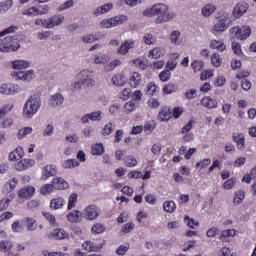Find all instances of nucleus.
I'll use <instances>...</instances> for the list:
<instances>
[{
  "mask_svg": "<svg viewBox=\"0 0 256 256\" xmlns=\"http://www.w3.org/2000/svg\"><path fill=\"white\" fill-rule=\"evenodd\" d=\"M129 85L132 89H137L141 85V74L134 72L129 79Z\"/></svg>",
  "mask_w": 256,
  "mask_h": 256,
  "instance_id": "7c9ffc66",
  "label": "nucleus"
},
{
  "mask_svg": "<svg viewBox=\"0 0 256 256\" xmlns=\"http://www.w3.org/2000/svg\"><path fill=\"white\" fill-rule=\"evenodd\" d=\"M65 198L58 196L53 198L50 201V209L51 211H58L59 209H63L65 207Z\"/></svg>",
  "mask_w": 256,
  "mask_h": 256,
  "instance_id": "5701e85b",
  "label": "nucleus"
},
{
  "mask_svg": "<svg viewBox=\"0 0 256 256\" xmlns=\"http://www.w3.org/2000/svg\"><path fill=\"white\" fill-rule=\"evenodd\" d=\"M13 7V1L6 0L0 3V13H5V11H9Z\"/></svg>",
  "mask_w": 256,
  "mask_h": 256,
  "instance_id": "e2e57ef3",
  "label": "nucleus"
},
{
  "mask_svg": "<svg viewBox=\"0 0 256 256\" xmlns=\"http://www.w3.org/2000/svg\"><path fill=\"white\" fill-rule=\"evenodd\" d=\"M127 21V16L119 15L112 18L104 19L101 21L100 26L104 29H111V27H117L118 25H123Z\"/></svg>",
  "mask_w": 256,
  "mask_h": 256,
  "instance_id": "423d86ee",
  "label": "nucleus"
},
{
  "mask_svg": "<svg viewBox=\"0 0 256 256\" xmlns=\"http://www.w3.org/2000/svg\"><path fill=\"white\" fill-rule=\"evenodd\" d=\"M111 9H113V4L108 3V4H104L100 7H98L95 11H94V15H96V17H99V15H103L105 13H108L109 11H111Z\"/></svg>",
  "mask_w": 256,
  "mask_h": 256,
  "instance_id": "2f4dec72",
  "label": "nucleus"
},
{
  "mask_svg": "<svg viewBox=\"0 0 256 256\" xmlns=\"http://www.w3.org/2000/svg\"><path fill=\"white\" fill-rule=\"evenodd\" d=\"M217 10V7L213 4H207L206 6H204L202 8V15L204 17H210V15L212 13H215V11Z\"/></svg>",
  "mask_w": 256,
  "mask_h": 256,
  "instance_id": "58836bf2",
  "label": "nucleus"
},
{
  "mask_svg": "<svg viewBox=\"0 0 256 256\" xmlns=\"http://www.w3.org/2000/svg\"><path fill=\"white\" fill-rule=\"evenodd\" d=\"M124 163L126 167H137V158L131 155H128L124 158Z\"/></svg>",
  "mask_w": 256,
  "mask_h": 256,
  "instance_id": "603ef678",
  "label": "nucleus"
},
{
  "mask_svg": "<svg viewBox=\"0 0 256 256\" xmlns=\"http://www.w3.org/2000/svg\"><path fill=\"white\" fill-rule=\"evenodd\" d=\"M159 121H169L171 119V110L169 108L163 109L158 116Z\"/></svg>",
  "mask_w": 256,
  "mask_h": 256,
  "instance_id": "8fccbe9b",
  "label": "nucleus"
},
{
  "mask_svg": "<svg viewBox=\"0 0 256 256\" xmlns=\"http://www.w3.org/2000/svg\"><path fill=\"white\" fill-rule=\"evenodd\" d=\"M135 47V41L128 40L125 41L118 49L117 55H127L129 53V49H133Z\"/></svg>",
  "mask_w": 256,
  "mask_h": 256,
  "instance_id": "a878e982",
  "label": "nucleus"
},
{
  "mask_svg": "<svg viewBox=\"0 0 256 256\" xmlns=\"http://www.w3.org/2000/svg\"><path fill=\"white\" fill-rule=\"evenodd\" d=\"M132 63L138 69H147V58H137L132 60Z\"/></svg>",
  "mask_w": 256,
  "mask_h": 256,
  "instance_id": "c03bdc74",
  "label": "nucleus"
},
{
  "mask_svg": "<svg viewBox=\"0 0 256 256\" xmlns=\"http://www.w3.org/2000/svg\"><path fill=\"white\" fill-rule=\"evenodd\" d=\"M81 218V213L78 210H74L67 215V219L70 223H78Z\"/></svg>",
  "mask_w": 256,
  "mask_h": 256,
  "instance_id": "79ce46f5",
  "label": "nucleus"
},
{
  "mask_svg": "<svg viewBox=\"0 0 256 256\" xmlns=\"http://www.w3.org/2000/svg\"><path fill=\"white\" fill-rule=\"evenodd\" d=\"M137 107H139V104L137 102H134L133 100H130L125 103L123 111L124 113H127V115H129V113H133V111H135Z\"/></svg>",
  "mask_w": 256,
  "mask_h": 256,
  "instance_id": "72a5a7b5",
  "label": "nucleus"
},
{
  "mask_svg": "<svg viewBox=\"0 0 256 256\" xmlns=\"http://www.w3.org/2000/svg\"><path fill=\"white\" fill-rule=\"evenodd\" d=\"M63 19H65V17L63 16H52L49 19H36L35 23L37 25H41L42 27H45L46 29H53V27H57V25H61V23L63 22Z\"/></svg>",
  "mask_w": 256,
  "mask_h": 256,
  "instance_id": "0eeeda50",
  "label": "nucleus"
},
{
  "mask_svg": "<svg viewBox=\"0 0 256 256\" xmlns=\"http://www.w3.org/2000/svg\"><path fill=\"white\" fill-rule=\"evenodd\" d=\"M165 56V49L156 47L149 51L148 57L151 59H161Z\"/></svg>",
  "mask_w": 256,
  "mask_h": 256,
  "instance_id": "c756f323",
  "label": "nucleus"
},
{
  "mask_svg": "<svg viewBox=\"0 0 256 256\" xmlns=\"http://www.w3.org/2000/svg\"><path fill=\"white\" fill-rule=\"evenodd\" d=\"M83 217L86 221H95L101 217V208L95 204H90L83 210Z\"/></svg>",
  "mask_w": 256,
  "mask_h": 256,
  "instance_id": "39448f33",
  "label": "nucleus"
},
{
  "mask_svg": "<svg viewBox=\"0 0 256 256\" xmlns=\"http://www.w3.org/2000/svg\"><path fill=\"white\" fill-rule=\"evenodd\" d=\"M43 256H69V254H65L63 252H49L48 250H44L42 252Z\"/></svg>",
  "mask_w": 256,
  "mask_h": 256,
  "instance_id": "774afa93",
  "label": "nucleus"
},
{
  "mask_svg": "<svg viewBox=\"0 0 256 256\" xmlns=\"http://www.w3.org/2000/svg\"><path fill=\"white\" fill-rule=\"evenodd\" d=\"M42 215L52 227H57V218H55V215L51 214V212H42Z\"/></svg>",
  "mask_w": 256,
  "mask_h": 256,
  "instance_id": "de8ad7c7",
  "label": "nucleus"
},
{
  "mask_svg": "<svg viewBox=\"0 0 256 256\" xmlns=\"http://www.w3.org/2000/svg\"><path fill=\"white\" fill-rule=\"evenodd\" d=\"M25 155V152L21 147H17L14 151L10 152L8 155L9 161H18Z\"/></svg>",
  "mask_w": 256,
  "mask_h": 256,
  "instance_id": "c85d7f7f",
  "label": "nucleus"
},
{
  "mask_svg": "<svg viewBox=\"0 0 256 256\" xmlns=\"http://www.w3.org/2000/svg\"><path fill=\"white\" fill-rule=\"evenodd\" d=\"M221 63H223V59H221V56L218 53H214L211 56V64L213 67H221Z\"/></svg>",
  "mask_w": 256,
  "mask_h": 256,
  "instance_id": "864d4df0",
  "label": "nucleus"
},
{
  "mask_svg": "<svg viewBox=\"0 0 256 256\" xmlns=\"http://www.w3.org/2000/svg\"><path fill=\"white\" fill-rule=\"evenodd\" d=\"M94 63H96V65H106V63H109V59H107L106 55L96 54L94 56Z\"/></svg>",
  "mask_w": 256,
  "mask_h": 256,
  "instance_id": "09e8293b",
  "label": "nucleus"
},
{
  "mask_svg": "<svg viewBox=\"0 0 256 256\" xmlns=\"http://www.w3.org/2000/svg\"><path fill=\"white\" fill-rule=\"evenodd\" d=\"M201 105L206 107V109H217V105H219V103L215 99L207 96L202 98Z\"/></svg>",
  "mask_w": 256,
  "mask_h": 256,
  "instance_id": "bb28decb",
  "label": "nucleus"
},
{
  "mask_svg": "<svg viewBox=\"0 0 256 256\" xmlns=\"http://www.w3.org/2000/svg\"><path fill=\"white\" fill-rule=\"evenodd\" d=\"M49 13V6L44 5L43 7H31L23 13L24 15L28 16H35V15H47Z\"/></svg>",
  "mask_w": 256,
  "mask_h": 256,
  "instance_id": "a211bd4d",
  "label": "nucleus"
},
{
  "mask_svg": "<svg viewBox=\"0 0 256 256\" xmlns=\"http://www.w3.org/2000/svg\"><path fill=\"white\" fill-rule=\"evenodd\" d=\"M62 167L63 169H75V167H79V162L75 159H68L62 163Z\"/></svg>",
  "mask_w": 256,
  "mask_h": 256,
  "instance_id": "a19ab883",
  "label": "nucleus"
},
{
  "mask_svg": "<svg viewBox=\"0 0 256 256\" xmlns=\"http://www.w3.org/2000/svg\"><path fill=\"white\" fill-rule=\"evenodd\" d=\"M163 209L166 213H175L177 209V204L174 201H165L163 204Z\"/></svg>",
  "mask_w": 256,
  "mask_h": 256,
  "instance_id": "ea45409f",
  "label": "nucleus"
},
{
  "mask_svg": "<svg viewBox=\"0 0 256 256\" xmlns=\"http://www.w3.org/2000/svg\"><path fill=\"white\" fill-rule=\"evenodd\" d=\"M230 33H251V26H236L231 29Z\"/></svg>",
  "mask_w": 256,
  "mask_h": 256,
  "instance_id": "6e6d98bb",
  "label": "nucleus"
},
{
  "mask_svg": "<svg viewBox=\"0 0 256 256\" xmlns=\"http://www.w3.org/2000/svg\"><path fill=\"white\" fill-rule=\"evenodd\" d=\"M103 119V112L100 110L94 111L92 113L85 114L81 117L80 121L83 125L89 123V121H101Z\"/></svg>",
  "mask_w": 256,
  "mask_h": 256,
  "instance_id": "9b49d317",
  "label": "nucleus"
},
{
  "mask_svg": "<svg viewBox=\"0 0 256 256\" xmlns=\"http://www.w3.org/2000/svg\"><path fill=\"white\" fill-rule=\"evenodd\" d=\"M54 189L58 191H63V189H69V182L63 179V177L53 178L51 181Z\"/></svg>",
  "mask_w": 256,
  "mask_h": 256,
  "instance_id": "6ab92c4d",
  "label": "nucleus"
},
{
  "mask_svg": "<svg viewBox=\"0 0 256 256\" xmlns=\"http://www.w3.org/2000/svg\"><path fill=\"white\" fill-rule=\"evenodd\" d=\"M18 180L17 178L10 179L3 187V193L6 195L9 193H13L15 191V187H17Z\"/></svg>",
  "mask_w": 256,
  "mask_h": 256,
  "instance_id": "cd10ccee",
  "label": "nucleus"
},
{
  "mask_svg": "<svg viewBox=\"0 0 256 256\" xmlns=\"http://www.w3.org/2000/svg\"><path fill=\"white\" fill-rule=\"evenodd\" d=\"M243 199H245V192L243 191H237L234 194V199H233V203L235 205H241V203H243Z\"/></svg>",
  "mask_w": 256,
  "mask_h": 256,
  "instance_id": "4d7b16f0",
  "label": "nucleus"
},
{
  "mask_svg": "<svg viewBox=\"0 0 256 256\" xmlns=\"http://www.w3.org/2000/svg\"><path fill=\"white\" fill-rule=\"evenodd\" d=\"M156 23H167L173 19V14L169 13V7L165 4H155L153 7L143 11L144 17H155Z\"/></svg>",
  "mask_w": 256,
  "mask_h": 256,
  "instance_id": "f257e3e1",
  "label": "nucleus"
},
{
  "mask_svg": "<svg viewBox=\"0 0 256 256\" xmlns=\"http://www.w3.org/2000/svg\"><path fill=\"white\" fill-rule=\"evenodd\" d=\"M93 72L88 70V69H84L81 70L78 74V77H80L81 81H82V85H86V87H95V81L93 79V76H91Z\"/></svg>",
  "mask_w": 256,
  "mask_h": 256,
  "instance_id": "1a4fd4ad",
  "label": "nucleus"
},
{
  "mask_svg": "<svg viewBox=\"0 0 256 256\" xmlns=\"http://www.w3.org/2000/svg\"><path fill=\"white\" fill-rule=\"evenodd\" d=\"M103 245H104V243L97 244V243L92 242V241H85L82 244V247L85 251H88L89 253H91V252L101 251V249H103Z\"/></svg>",
  "mask_w": 256,
  "mask_h": 256,
  "instance_id": "b1692460",
  "label": "nucleus"
},
{
  "mask_svg": "<svg viewBox=\"0 0 256 256\" xmlns=\"http://www.w3.org/2000/svg\"><path fill=\"white\" fill-rule=\"evenodd\" d=\"M83 43H95V41H99V37L97 34H89L86 33L82 36Z\"/></svg>",
  "mask_w": 256,
  "mask_h": 256,
  "instance_id": "49530a36",
  "label": "nucleus"
},
{
  "mask_svg": "<svg viewBox=\"0 0 256 256\" xmlns=\"http://www.w3.org/2000/svg\"><path fill=\"white\" fill-rule=\"evenodd\" d=\"M23 39L19 34H15L14 38L6 33H0V53H11L17 51L21 45L19 42Z\"/></svg>",
  "mask_w": 256,
  "mask_h": 256,
  "instance_id": "7ed1b4c3",
  "label": "nucleus"
},
{
  "mask_svg": "<svg viewBox=\"0 0 256 256\" xmlns=\"http://www.w3.org/2000/svg\"><path fill=\"white\" fill-rule=\"evenodd\" d=\"M13 107H14V105L11 103L4 104L0 108V113L3 114V116L5 117V115H7V114L11 113V111H13Z\"/></svg>",
  "mask_w": 256,
  "mask_h": 256,
  "instance_id": "69168bd1",
  "label": "nucleus"
},
{
  "mask_svg": "<svg viewBox=\"0 0 256 256\" xmlns=\"http://www.w3.org/2000/svg\"><path fill=\"white\" fill-rule=\"evenodd\" d=\"M35 195V187L25 186L18 191L20 199H31Z\"/></svg>",
  "mask_w": 256,
  "mask_h": 256,
  "instance_id": "412c9836",
  "label": "nucleus"
},
{
  "mask_svg": "<svg viewBox=\"0 0 256 256\" xmlns=\"http://www.w3.org/2000/svg\"><path fill=\"white\" fill-rule=\"evenodd\" d=\"M229 28V19L226 16L219 17L214 25V31L216 33H223Z\"/></svg>",
  "mask_w": 256,
  "mask_h": 256,
  "instance_id": "ddd939ff",
  "label": "nucleus"
},
{
  "mask_svg": "<svg viewBox=\"0 0 256 256\" xmlns=\"http://www.w3.org/2000/svg\"><path fill=\"white\" fill-rule=\"evenodd\" d=\"M11 203V200L9 197H4L0 200V211H5L9 208V204Z\"/></svg>",
  "mask_w": 256,
  "mask_h": 256,
  "instance_id": "338daca9",
  "label": "nucleus"
},
{
  "mask_svg": "<svg viewBox=\"0 0 256 256\" xmlns=\"http://www.w3.org/2000/svg\"><path fill=\"white\" fill-rule=\"evenodd\" d=\"M26 223L28 231H37V227H39L37 220L28 217L26 218Z\"/></svg>",
  "mask_w": 256,
  "mask_h": 256,
  "instance_id": "3c124183",
  "label": "nucleus"
},
{
  "mask_svg": "<svg viewBox=\"0 0 256 256\" xmlns=\"http://www.w3.org/2000/svg\"><path fill=\"white\" fill-rule=\"evenodd\" d=\"M11 229H12L13 233H21L23 231V229H25V228L23 226V223H21V221L16 220L12 223Z\"/></svg>",
  "mask_w": 256,
  "mask_h": 256,
  "instance_id": "052dcab7",
  "label": "nucleus"
},
{
  "mask_svg": "<svg viewBox=\"0 0 256 256\" xmlns=\"http://www.w3.org/2000/svg\"><path fill=\"white\" fill-rule=\"evenodd\" d=\"M113 131H115V123L113 122H108L104 125V127L102 128V135L104 137H107L108 135H111L113 133Z\"/></svg>",
  "mask_w": 256,
  "mask_h": 256,
  "instance_id": "c9c22d12",
  "label": "nucleus"
},
{
  "mask_svg": "<svg viewBox=\"0 0 256 256\" xmlns=\"http://www.w3.org/2000/svg\"><path fill=\"white\" fill-rule=\"evenodd\" d=\"M55 191V187L52 184H44L41 188H40V193L42 195H51V193H53Z\"/></svg>",
  "mask_w": 256,
  "mask_h": 256,
  "instance_id": "a18cd8bd",
  "label": "nucleus"
},
{
  "mask_svg": "<svg viewBox=\"0 0 256 256\" xmlns=\"http://www.w3.org/2000/svg\"><path fill=\"white\" fill-rule=\"evenodd\" d=\"M42 101L41 96L34 94L30 96L24 103L22 115L24 119H33L39 109H41Z\"/></svg>",
  "mask_w": 256,
  "mask_h": 256,
  "instance_id": "f03ea898",
  "label": "nucleus"
},
{
  "mask_svg": "<svg viewBox=\"0 0 256 256\" xmlns=\"http://www.w3.org/2000/svg\"><path fill=\"white\" fill-rule=\"evenodd\" d=\"M77 197H78L77 193H72L68 197V205H67L68 211H71V209H75L77 205Z\"/></svg>",
  "mask_w": 256,
  "mask_h": 256,
  "instance_id": "37998d69",
  "label": "nucleus"
},
{
  "mask_svg": "<svg viewBox=\"0 0 256 256\" xmlns=\"http://www.w3.org/2000/svg\"><path fill=\"white\" fill-rule=\"evenodd\" d=\"M175 91H177V85H175L173 82L168 83L163 88V93L165 95H171V93H175Z\"/></svg>",
  "mask_w": 256,
  "mask_h": 256,
  "instance_id": "5fc2aeb1",
  "label": "nucleus"
},
{
  "mask_svg": "<svg viewBox=\"0 0 256 256\" xmlns=\"http://www.w3.org/2000/svg\"><path fill=\"white\" fill-rule=\"evenodd\" d=\"M10 75L15 81L31 83L35 79V70L12 71Z\"/></svg>",
  "mask_w": 256,
  "mask_h": 256,
  "instance_id": "20e7f679",
  "label": "nucleus"
},
{
  "mask_svg": "<svg viewBox=\"0 0 256 256\" xmlns=\"http://www.w3.org/2000/svg\"><path fill=\"white\" fill-rule=\"evenodd\" d=\"M10 65L15 71H23V69H29V67H31V63H29V61L21 59L10 62Z\"/></svg>",
  "mask_w": 256,
  "mask_h": 256,
  "instance_id": "aec40b11",
  "label": "nucleus"
},
{
  "mask_svg": "<svg viewBox=\"0 0 256 256\" xmlns=\"http://www.w3.org/2000/svg\"><path fill=\"white\" fill-rule=\"evenodd\" d=\"M0 93L2 95H15V93H19V86L16 84H1Z\"/></svg>",
  "mask_w": 256,
  "mask_h": 256,
  "instance_id": "2eb2a0df",
  "label": "nucleus"
},
{
  "mask_svg": "<svg viewBox=\"0 0 256 256\" xmlns=\"http://www.w3.org/2000/svg\"><path fill=\"white\" fill-rule=\"evenodd\" d=\"M35 165V160L31 158H24L19 162L14 164L16 171H27V169H31Z\"/></svg>",
  "mask_w": 256,
  "mask_h": 256,
  "instance_id": "f8f14e48",
  "label": "nucleus"
},
{
  "mask_svg": "<svg viewBox=\"0 0 256 256\" xmlns=\"http://www.w3.org/2000/svg\"><path fill=\"white\" fill-rule=\"evenodd\" d=\"M103 153H105V147L103 146V143H96L92 145L91 147L92 155H103Z\"/></svg>",
  "mask_w": 256,
  "mask_h": 256,
  "instance_id": "4c0bfd02",
  "label": "nucleus"
},
{
  "mask_svg": "<svg viewBox=\"0 0 256 256\" xmlns=\"http://www.w3.org/2000/svg\"><path fill=\"white\" fill-rule=\"evenodd\" d=\"M236 236H237V230L226 229L221 231L219 239L220 241H222V243H229V238L236 237Z\"/></svg>",
  "mask_w": 256,
  "mask_h": 256,
  "instance_id": "393cba45",
  "label": "nucleus"
},
{
  "mask_svg": "<svg viewBox=\"0 0 256 256\" xmlns=\"http://www.w3.org/2000/svg\"><path fill=\"white\" fill-rule=\"evenodd\" d=\"M247 9H249V4H247L246 2H239L234 8V17H236V19H239V17H243V14L247 13Z\"/></svg>",
  "mask_w": 256,
  "mask_h": 256,
  "instance_id": "4be33fe9",
  "label": "nucleus"
},
{
  "mask_svg": "<svg viewBox=\"0 0 256 256\" xmlns=\"http://www.w3.org/2000/svg\"><path fill=\"white\" fill-rule=\"evenodd\" d=\"M48 237L50 239H55L56 241H61L63 239H67L69 237V233H67L63 228H55Z\"/></svg>",
  "mask_w": 256,
  "mask_h": 256,
  "instance_id": "dca6fc26",
  "label": "nucleus"
},
{
  "mask_svg": "<svg viewBox=\"0 0 256 256\" xmlns=\"http://www.w3.org/2000/svg\"><path fill=\"white\" fill-rule=\"evenodd\" d=\"M232 141L236 144L238 151H245L247 149V143L245 142V135L243 133H233Z\"/></svg>",
  "mask_w": 256,
  "mask_h": 256,
  "instance_id": "9d476101",
  "label": "nucleus"
},
{
  "mask_svg": "<svg viewBox=\"0 0 256 256\" xmlns=\"http://www.w3.org/2000/svg\"><path fill=\"white\" fill-rule=\"evenodd\" d=\"M1 129H9V127H13V118L7 117L0 121Z\"/></svg>",
  "mask_w": 256,
  "mask_h": 256,
  "instance_id": "0e129e2a",
  "label": "nucleus"
},
{
  "mask_svg": "<svg viewBox=\"0 0 256 256\" xmlns=\"http://www.w3.org/2000/svg\"><path fill=\"white\" fill-rule=\"evenodd\" d=\"M111 82L116 87H123L127 83V72L122 71L120 73H116L112 78Z\"/></svg>",
  "mask_w": 256,
  "mask_h": 256,
  "instance_id": "4468645a",
  "label": "nucleus"
},
{
  "mask_svg": "<svg viewBox=\"0 0 256 256\" xmlns=\"http://www.w3.org/2000/svg\"><path fill=\"white\" fill-rule=\"evenodd\" d=\"M144 43L145 45H153L157 43V37L151 33H146L144 35Z\"/></svg>",
  "mask_w": 256,
  "mask_h": 256,
  "instance_id": "bf43d9fd",
  "label": "nucleus"
},
{
  "mask_svg": "<svg viewBox=\"0 0 256 256\" xmlns=\"http://www.w3.org/2000/svg\"><path fill=\"white\" fill-rule=\"evenodd\" d=\"M65 101V97L61 93L52 94L48 99V105L50 109H59L62 107Z\"/></svg>",
  "mask_w": 256,
  "mask_h": 256,
  "instance_id": "6e6552de",
  "label": "nucleus"
},
{
  "mask_svg": "<svg viewBox=\"0 0 256 256\" xmlns=\"http://www.w3.org/2000/svg\"><path fill=\"white\" fill-rule=\"evenodd\" d=\"M57 175V167L53 165H46L42 168L41 180L47 181L50 177H55Z\"/></svg>",
  "mask_w": 256,
  "mask_h": 256,
  "instance_id": "f3484780",
  "label": "nucleus"
},
{
  "mask_svg": "<svg viewBox=\"0 0 256 256\" xmlns=\"http://www.w3.org/2000/svg\"><path fill=\"white\" fill-rule=\"evenodd\" d=\"M210 48L217 49V51H219L220 53H223V51H225V49H227V46H225V43H223L222 41L212 40L210 42Z\"/></svg>",
  "mask_w": 256,
  "mask_h": 256,
  "instance_id": "f704fd0d",
  "label": "nucleus"
},
{
  "mask_svg": "<svg viewBox=\"0 0 256 256\" xmlns=\"http://www.w3.org/2000/svg\"><path fill=\"white\" fill-rule=\"evenodd\" d=\"M31 133H33L32 127H29V126L23 127L18 130L17 139H19L21 141V140L25 139V137H27V135H31Z\"/></svg>",
  "mask_w": 256,
  "mask_h": 256,
  "instance_id": "473e14b6",
  "label": "nucleus"
},
{
  "mask_svg": "<svg viewBox=\"0 0 256 256\" xmlns=\"http://www.w3.org/2000/svg\"><path fill=\"white\" fill-rule=\"evenodd\" d=\"M191 67H192L194 73H199V72L203 71V67H204L203 61H201V60H195V61L191 64Z\"/></svg>",
  "mask_w": 256,
  "mask_h": 256,
  "instance_id": "680f3d73",
  "label": "nucleus"
},
{
  "mask_svg": "<svg viewBox=\"0 0 256 256\" xmlns=\"http://www.w3.org/2000/svg\"><path fill=\"white\" fill-rule=\"evenodd\" d=\"M13 241L11 240H1L0 241V251L1 253H9V250L13 247Z\"/></svg>",
  "mask_w": 256,
  "mask_h": 256,
  "instance_id": "e433bc0d",
  "label": "nucleus"
},
{
  "mask_svg": "<svg viewBox=\"0 0 256 256\" xmlns=\"http://www.w3.org/2000/svg\"><path fill=\"white\" fill-rule=\"evenodd\" d=\"M92 233L95 235H101L105 231V225L101 223H95L91 228Z\"/></svg>",
  "mask_w": 256,
  "mask_h": 256,
  "instance_id": "13d9d810",
  "label": "nucleus"
}]
</instances>
